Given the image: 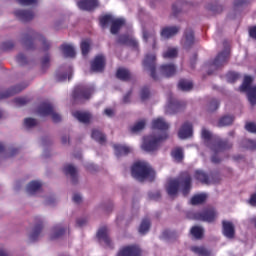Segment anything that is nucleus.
Masks as SVG:
<instances>
[{
	"label": "nucleus",
	"mask_w": 256,
	"mask_h": 256,
	"mask_svg": "<svg viewBox=\"0 0 256 256\" xmlns=\"http://www.w3.org/2000/svg\"><path fill=\"white\" fill-rule=\"evenodd\" d=\"M202 138L204 139V143L206 147L211 149L215 155L212 156V163L218 164L221 163V158L217 157V153H223V151H227V149H231L233 144L229 142V140H222L217 136H213L209 130L202 128Z\"/></svg>",
	"instance_id": "f03ea898"
},
{
	"label": "nucleus",
	"mask_w": 256,
	"mask_h": 256,
	"mask_svg": "<svg viewBox=\"0 0 256 256\" xmlns=\"http://www.w3.org/2000/svg\"><path fill=\"white\" fill-rule=\"evenodd\" d=\"M41 231H43V221L39 218H35L34 229H33V241H37V239H39V235H41Z\"/></svg>",
	"instance_id": "c756f323"
},
{
	"label": "nucleus",
	"mask_w": 256,
	"mask_h": 256,
	"mask_svg": "<svg viewBox=\"0 0 256 256\" xmlns=\"http://www.w3.org/2000/svg\"><path fill=\"white\" fill-rule=\"evenodd\" d=\"M220 102L217 99H212L208 105V111L213 113V111H217L219 109Z\"/></svg>",
	"instance_id": "864d4df0"
},
{
	"label": "nucleus",
	"mask_w": 256,
	"mask_h": 256,
	"mask_svg": "<svg viewBox=\"0 0 256 256\" xmlns=\"http://www.w3.org/2000/svg\"><path fill=\"white\" fill-rule=\"evenodd\" d=\"M191 251L199 256H211V251L203 246H192Z\"/></svg>",
	"instance_id": "58836bf2"
},
{
	"label": "nucleus",
	"mask_w": 256,
	"mask_h": 256,
	"mask_svg": "<svg viewBox=\"0 0 256 256\" xmlns=\"http://www.w3.org/2000/svg\"><path fill=\"white\" fill-rule=\"evenodd\" d=\"M245 129L246 131H248L249 133H256V124L253 122H248L245 125Z\"/></svg>",
	"instance_id": "052dcab7"
},
{
	"label": "nucleus",
	"mask_w": 256,
	"mask_h": 256,
	"mask_svg": "<svg viewBox=\"0 0 256 256\" xmlns=\"http://www.w3.org/2000/svg\"><path fill=\"white\" fill-rule=\"evenodd\" d=\"M125 25V19L123 18H118V19H113L110 27V33L112 35H117L119 31H121V27Z\"/></svg>",
	"instance_id": "cd10ccee"
},
{
	"label": "nucleus",
	"mask_w": 256,
	"mask_h": 256,
	"mask_svg": "<svg viewBox=\"0 0 256 256\" xmlns=\"http://www.w3.org/2000/svg\"><path fill=\"white\" fill-rule=\"evenodd\" d=\"M222 234L226 239H235V224L229 220H223Z\"/></svg>",
	"instance_id": "f3484780"
},
{
	"label": "nucleus",
	"mask_w": 256,
	"mask_h": 256,
	"mask_svg": "<svg viewBox=\"0 0 256 256\" xmlns=\"http://www.w3.org/2000/svg\"><path fill=\"white\" fill-rule=\"evenodd\" d=\"M178 137L180 139H189V137H193V124L185 122L178 132Z\"/></svg>",
	"instance_id": "4be33fe9"
},
{
	"label": "nucleus",
	"mask_w": 256,
	"mask_h": 256,
	"mask_svg": "<svg viewBox=\"0 0 256 256\" xmlns=\"http://www.w3.org/2000/svg\"><path fill=\"white\" fill-rule=\"evenodd\" d=\"M183 107H185V103L175 99V97H173V94H169L168 103L166 105L167 113H169V111H172V113H177V111L183 109Z\"/></svg>",
	"instance_id": "9b49d317"
},
{
	"label": "nucleus",
	"mask_w": 256,
	"mask_h": 256,
	"mask_svg": "<svg viewBox=\"0 0 256 256\" xmlns=\"http://www.w3.org/2000/svg\"><path fill=\"white\" fill-rule=\"evenodd\" d=\"M16 61L20 65H25V63H27V57H25L23 54H18V56L16 57Z\"/></svg>",
	"instance_id": "e2e57ef3"
},
{
	"label": "nucleus",
	"mask_w": 256,
	"mask_h": 256,
	"mask_svg": "<svg viewBox=\"0 0 256 256\" xmlns=\"http://www.w3.org/2000/svg\"><path fill=\"white\" fill-rule=\"evenodd\" d=\"M24 127L25 129H31L33 127V118H25Z\"/></svg>",
	"instance_id": "0e129e2a"
},
{
	"label": "nucleus",
	"mask_w": 256,
	"mask_h": 256,
	"mask_svg": "<svg viewBox=\"0 0 256 256\" xmlns=\"http://www.w3.org/2000/svg\"><path fill=\"white\" fill-rule=\"evenodd\" d=\"M157 56L155 54H148L145 56V59L143 61V67L146 69V71H150V76L154 81H157V72H156V63Z\"/></svg>",
	"instance_id": "1a4fd4ad"
},
{
	"label": "nucleus",
	"mask_w": 256,
	"mask_h": 256,
	"mask_svg": "<svg viewBox=\"0 0 256 256\" xmlns=\"http://www.w3.org/2000/svg\"><path fill=\"white\" fill-rule=\"evenodd\" d=\"M97 239L103 241L107 247H111V238L109 237V230L107 227H102L97 232Z\"/></svg>",
	"instance_id": "a878e982"
},
{
	"label": "nucleus",
	"mask_w": 256,
	"mask_h": 256,
	"mask_svg": "<svg viewBox=\"0 0 256 256\" xmlns=\"http://www.w3.org/2000/svg\"><path fill=\"white\" fill-rule=\"evenodd\" d=\"M114 151L116 157H122V155H129V153H131V148L126 145L115 144Z\"/></svg>",
	"instance_id": "7c9ffc66"
},
{
	"label": "nucleus",
	"mask_w": 256,
	"mask_h": 256,
	"mask_svg": "<svg viewBox=\"0 0 256 256\" xmlns=\"http://www.w3.org/2000/svg\"><path fill=\"white\" fill-rule=\"evenodd\" d=\"M194 177L196 181H200V183H203L204 185H209V183H219V179L215 180L213 174L209 176L207 173L203 172V170H196Z\"/></svg>",
	"instance_id": "dca6fc26"
},
{
	"label": "nucleus",
	"mask_w": 256,
	"mask_h": 256,
	"mask_svg": "<svg viewBox=\"0 0 256 256\" xmlns=\"http://www.w3.org/2000/svg\"><path fill=\"white\" fill-rule=\"evenodd\" d=\"M249 35L251 39L256 40V25L249 28Z\"/></svg>",
	"instance_id": "338daca9"
},
{
	"label": "nucleus",
	"mask_w": 256,
	"mask_h": 256,
	"mask_svg": "<svg viewBox=\"0 0 256 256\" xmlns=\"http://www.w3.org/2000/svg\"><path fill=\"white\" fill-rule=\"evenodd\" d=\"M92 139L97 141L100 145H103L107 141V136L103 134V132L99 131L98 129H93L91 134Z\"/></svg>",
	"instance_id": "f704fd0d"
},
{
	"label": "nucleus",
	"mask_w": 256,
	"mask_h": 256,
	"mask_svg": "<svg viewBox=\"0 0 256 256\" xmlns=\"http://www.w3.org/2000/svg\"><path fill=\"white\" fill-rule=\"evenodd\" d=\"M118 43L120 45H128V47H133L134 49H137V47H139V42L127 35H120L118 38Z\"/></svg>",
	"instance_id": "bb28decb"
},
{
	"label": "nucleus",
	"mask_w": 256,
	"mask_h": 256,
	"mask_svg": "<svg viewBox=\"0 0 256 256\" xmlns=\"http://www.w3.org/2000/svg\"><path fill=\"white\" fill-rule=\"evenodd\" d=\"M33 43H34V49H36L38 46L42 47L43 51H49L51 48V43L43 37V35L34 32L33 35Z\"/></svg>",
	"instance_id": "a211bd4d"
},
{
	"label": "nucleus",
	"mask_w": 256,
	"mask_h": 256,
	"mask_svg": "<svg viewBox=\"0 0 256 256\" xmlns=\"http://www.w3.org/2000/svg\"><path fill=\"white\" fill-rule=\"evenodd\" d=\"M64 174L71 177L73 185H77V168L71 164H66L63 168Z\"/></svg>",
	"instance_id": "393cba45"
},
{
	"label": "nucleus",
	"mask_w": 256,
	"mask_h": 256,
	"mask_svg": "<svg viewBox=\"0 0 256 256\" xmlns=\"http://www.w3.org/2000/svg\"><path fill=\"white\" fill-rule=\"evenodd\" d=\"M231 55V51L229 49H225L222 52L218 53L215 59L212 61L211 66L215 69H219V67H223L227 61H229V57Z\"/></svg>",
	"instance_id": "9d476101"
},
{
	"label": "nucleus",
	"mask_w": 256,
	"mask_h": 256,
	"mask_svg": "<svg viewBox=\"0 0 256 256\" xmlns=\"http://www.w3.org/2000/svg\"><path fill=\"white\" fill-rule=\"evenodd\" d=\"M65 235V228L61 224H57L53 227V235L50 239H59V237H63Z\"/></svg>",
	"instance_id": "a19ab883"
},
{
	"label": "nucleus",
	"mask_w": 256,
	"mask_h": 256,
	"mask_svg": "<svg viewBox=\"0 0 256 256\" xmlns=\"http://www.w3.org/2000/svg\"><path fill=\"white\" fill-rule=\"evenodd\" d=\"M160 73L164 77H173L177 73V66L175 64H164L160 66Z\"/></svg>",
	"instance_id": "b1692460"
},
{
	"label": "nucleus",
	"mask_w": 256,
	"mask_h": 256,
	"mask_svg": "<svg viewBox=\"0 0 256 256\" xmlns=\"http://www.w3.org/2000/svg\"><path fill=\"white\" fill-rule=\"evenodd\" d=\"M179 31H181V27L167 26L162 28L160 35L163 39H171V37H175Z\"/></svg>",
	"instance_id": "5701e85b"
},
{
	"label": "nucleus",
	"mask_w": 256,
	"mask_h": 256,
	"mask_svg": "<svg viewBox=\"0 0 256 256\" xmlns=\"http://www.w3.org/2000/svg\"><path fill=\"white\" fill-rule=\"evenodd\" d=\"M171 157L177 161V163H181L184 159V154H183V148L181 147H176L172 149L171 151Z\"/></svg>",
	"instance_id": "4c0bfd02"
},
{
	"label": "nucleus",
	"mask_w": 256,
	"mask_h": 256,
	"mask_svg": "<svg viewBox=\"0 0 256 256\" xmlns=\"http://www.w3.org/2000/svg\"><path fill=\"white\" fill-rule=\"evenodd\" d=\"M79 9L81 11H94V9H97L99 7V1L97 0H80L77 3Z\"/></svg>",
	"instance_id": "412c9836"
},
{
	"label": "nucleus",
	"mask_w": 256,
	"mask_h": 256,
	"mask_svg": "<svg viewBox=\"0 0 256 256\" xmlns=\"http://www.w3.org/2000/svg\"><path fill=\"white\" fill-rule=\"evenodd\" d=\"M93 93V88L78 85L74 88L72 92V102L75 104L83 103V101H87L91 99V95Z\"/></svg>",
	"instance_id": "423d86ee"
},
{
	"label": "nucleus",
	"mask_w": 256,
	"mask_h": 256,
	"mask_svg": "<svg viewBox=\"0 0 256 256\" xmlns=\"http://www.w3.org/2000/svg\"><path fill=\"white\" fill-rule=\"evenodd\" d=\"M206 200H207V195L206 194L194 195L191 198V205H202V203Z\"/></svg>",
	"instance_id": "49530a36"
},
{
	"label": "nucleus",
	"mask_w": 256,
	"mask_h": 256,
	"mask_svg": "<svg viewBox=\"0 0 256 256\" xmlns=\"http://www.w3.org/2000/svg\"><path fill=\"white\" fill-rule=\"evenodd\" d=\"M60 49L64 57H70L71 59H73V57H75L76 55L75 48L72 45L63 44L60 46Z\"/></svg>",
	"instance_id": "c9c22d12"
},
{
	"label": "nucleus",
	"mask_w": 256,
	"mask_h": 256,
	"mask_svg": "<svg viewBox=\"0 0 256 256\" xmlns=\"http://www.w3.org/2000/svg\"><path fill=\"white\" fill-rule=\"evenodd\" d=\"M151 229V220L149 218H144L139 227V233L141 235H145Z\"/></svg>",
	"instance_id": "ea45409f"
},
{
	"label": "nucleus",
	"mask_w": 256,
	"mask_h": 256,
	"mask_svg": "<svg viewBox=\"0 0 256 256\" xmlns=\"http://www.w3.org/2000/svg\"><path fill=\"white\" fill-rule=\"evenodd\" d=\"M192 181L193 179L188 173L183 174V176L178 179L170 180L166 186L167 195H169L171 199H175V197L179 195V189H181L182 195L187 197L193 187Z\"/></svg>",
	"instance_id": "7ed1b4c3"
},
{
	"label": "nucleus",
	"mask_w": 256,
	"mask_h": 256,
	"mask_svg": "<svg viewBox=\"0 0 256 256\" xmlns=\"http://www.w3.org/2000/svg\"><path fill=\"white\" fill-rule=\"evenodd\" d=\"M41 117H51L54 123H60L61 115L55 112V107L49 101L42 102L38 107Z\"/></svg>",
	"instance_id": "0eeeda50"
},
{
	"label": "nucleus",
	"mask_w": 256,
	"mask_h": 256,
	"mask_svg": "<svg viewBox=\"0 0 256 256\" xmlns=\"http://www.w3.org/2000/svg\"><path fill=\"white\" fill-rule=\"evenodd\" d=\"M49 67H51V55L46 53L40 58V69L42 73H45Z\"/></svg>",
	"instance_id": "72a5a7b5"
},
{
	"label": "nucleus",
	"mask_w": 256,
	"mask_h": 256,
	"mask_svg": "<svg viewBox=\"0 0 256 256\" xmlns=\"http://www.w3.org/2000/svg\"><path fill=\"white\" fill-rule=\"evenodd\" d=\"M131 175L137 181H145V179H155V171L147 162L137 161L131 167Z\"/></svg>",
	"instance_id": "20e7f679"
},
{
	"label": "nucleus",
	"mask_w": 256,
	"mask_h": 256,
	"mask_svg": "<svg viewBox=\"0 0 256 256\" xmlns=\"http://www.w3.org/2000/svg\"><path fill=\"white\" fill-rule=\"evenodd\" d=\"M152 129H158V131H162V133L158 136L150 135L144 138L142 149L148 153L157 151V149H159L160 143H163V141L169 139V134L167 133L169 130V124H167L163 118L154 119L152 121Z\"/></svg>",
	"instance_id": "f257e3e1"
},
{
	"label": "nucleus",
	"mask_w": 256,
	"mask_h": 256,
	"mask_svg": "<svg viewBox=\"0 0 256 256\" xmlns=\"http://www.w3.org/2000/svg\"><path fill=\"white\" fill-rule=\"evenodd\" d=\"M181 45L184 49H191L195 45V33L191 29H186L181 39Z\"/></svg>",
	"instance_id": "f8f14e48"
},
{
	"label": "nucleus",
	"mask_w": 256,
	"mask_h": 256,
	"mask_svg": "<svg viewBox=\"0 0 256 256\" xmlns=\"http://www.w3.org/2000/svg\"><path fill=\"white\" fill-rule=\"evenodd\" d=\"M178 51L176 48H170L166 52L163 53L164 59H175L178 55Z\"/></svg>",
	"instance_id": "de8ad7c7"
},
{
	"label": "nucleus",
	"mask_w": 256,
	"mask_h": 256,
	"mask_svg": "<svg viewBox=\"0 0 256 256\" xmlns=\"http://www.w3.org/2000/svg\"><path fill=\"white\" fill-rule=\"evenodd\" d=\"M235 121V117L231 115L222 116L218 121V127H229V125H233Z\"/></svg>",
	"instance_id": "e433bc0d"
},
{
	"label": "nucleus",
	"mask_w": 256,
	"mask_h": 256,
	"mask_svg": "<svg viewBox=\"0 0 256 256\" xmlns=\"http://www.w3.org/2000/svg\"><path fill=\"white\" fill-rule=\"evenodd\" d=\"M190 233L195 239H203L204 230L201 226H193Z\"/></svg>",
	"instance_id": "c03bdc74"
},
{
	"label": "nucleus",
	"mask_w": 256,
	"mask_h": 256,
	"mask_svg": "<svg viewBox=\"0 0 256 256\" xmlns=\"http://www.w3.org/2000/svg\"><path fill=\"white\" fill-rule=\"evenodd\" d=\"M227 81L228 83H235V81H237V79H239V74L235 73V72H229L227 75Z\"/></svg>",
	"instance_id": "13d9d810"
},
{
	"label": "nucleus",
	"mask_w": 256,
	"mask_h": 256,
	"mask_svg": "<svg viewBox=\"0 0 256 256\" xmlns=\"http://www.w3.org/2000/svg\"><path fill=\"white\" fill-rule=\"evenodd\" d=\"M143 39L145 43H149V41H152V48L155 49L157 45V37L155 36V31H147L143 30Z\"/></svg>",
	"instance_id": "2f4dec72"
},
{
	"label": "nucleus",
	"mask_w": 256,
	"mask_h": 256,
	"mask_svg": "<svg viewBox=\"0 0 256 256\" xmlns=\"http://www.w3.org/2000/svg\"><path fill=\"white\" fill-rule=\"evenodd\" d=\"M207 9L209 11H212V13H221V12H223V6H214V5L209 4L207 6Z\"/></svg>",
	"instance_id": "bf43d9fd"
},
{
	"label": "nucleus",
	"mask_w": 256,
	"mask_h": 256,
	"mask_svg": "<svg viewBox=\"0 0 256 256\" xmlns=\"http://www.w3.org/2000/svg\"><path fill=\"white\" fill-rule=\"evenodd\" d=\"M101 27H107L110 23H113V16L111 15H104L99 18Z\"/></svg>",
	"instance_id": "8fccbe9b"
},
{
	"label": "nucleus",
	"mask_w": 256,
	"mask_h": 256,
	"mask_svg": "<svg viewBox=\"0 0 256 256\" xmlns=\"http://www.w3.org/2000/svg\"><path fill=\"white\" fill-rule=\"evenodd\" d=\"M145 129V120L137 122L133 127L130 128L131 133H139Z\"/></svg>",
	"instance_id": "09e8293b"
},
{
	"label": "nucleus",
	"mask_w": 256,
	"mask_h": 256,
	"mask_svg": "<svg viewBox=\"0 0 256 256\" xmlns=\"http://www.w3.org/2000/svg\"><path fill=\"white\" fill-rule=\"evenodd\" d=\"M63 71H65V68L60 67L59 70L56 72L55 79L58 83L67 81V78L69 81H71V75H73V68L71 66H68L66 68V72L63 73Z\"/></svg>",
	"instance_id": "aec40b11"
},
{
	"label": "nucleus",
	"mask_w": 256,
	"mask_h": 256,
	"mask_svg": "<svg viewBox=\"0 0 256 256\" xmlns=\"http://www.w3.org/2000/svg\"><path fill=\"white\" fill-rule=\"evenodd\" d=\"M117 79L120 81H130L131 79V71L127 68H118L116 72Z\"/></svg>",
	"instance_id": "473e14b6"
},
{
	"label": "nucleus",
	"mask_w": 256,
	"mask_h": 256,
	"mask_svg": "<svg viewBox=\"0 0 256 256\" xmlns=\"http://www.w3.org/2000/svg\"><path fill=\"white\" fill-rule=\"evenodd\" d=\"M253 78L251 76L244 77L242 85L239 87L241 93H247L248 101L252 107L256 105V85L251 86Z\"/></svg>",
	"instance_id": "39448f33"
},
{
	"label": "nucleus",
	"mask_w": 256,
	"mask_h": 256,
	"mask_svg": "<svg viewBox=\"0 0 256 256\" xmlns=\"http://www.w3.org/2000/svg\"><path fill=\"white\" fill-rule=\"evenodd\" d=\"M117 256H141V248L137 245H128L122 247Z\"/></svg>",
	"instance_id": "ddd939ff"
},
{
	"label": "nucleus",
	"mask_w": 256,
	"mask_h": 256,
	"mask_svg": "<svg viewBox=\"0 0 256 256\" xmlns=\"http://www.w3.org/2000/svg\"><path fill=\"white\" fill-rule=\"evenodd\" d=\"M151 97V91H149V87L144 86L140 91L141 101H147Z\"/></svg>",
	"instance_id": "3c124183"
},
{
	"label": "nucleus",
	"mask_w": 256,
	"mask_h": 256,
	"mask_svg": "<svg viewBox=\"0 0 256 256\" xmlns=\"http://www.w3.org/2000/svg\"><path fill=\"white\" fill-rule=\"evenodd\" d=\"M80 49L83 57H87V55H89V51H91V41L89 39L83 40L80 44Z\"/></svg>",
	"instance_id": "79ce46f5"
},
{
	"label": "nucleus",
	"mask_w": 256,
	"mask_h": 256,
	"mask_svg": "<svg viewBox=\"0 0 256 256\" xmlns=\"http://www.w3.org/2000/svg\"><path fill=\"white\" fill-rule=\"evenodd\" d=\"M22 41L26 47H33V32L29 31L27 33H24Z\"/></svg>",
	"instance_id": "a18cd8bd"
},
{
	"label": "nucleus",
	"mask_w": 256,
	"mask_h": 256,
	"mask_svg": "<svg viewBox=\"0 0 256 256\" xmlns=\"http://www.w3.org/2000/svg\"><path fill=\"white\" fill-rule=\"evenodd\" d=\"M13 15L22 23H29L33 19V11L17 9L13 12Z\"/></svg>",
	"instance_id": "6ab92c4d"
},
{
	"label": "nucleus",
	"mask_w": 256,
	"mask_h": 256,
	"mask_svg": "<svg viewBox=\"0 0 256 256\" xmlns=\"http://www.w3.org/2000/svg\"><path fill=\"white\" fill-rule=\"evenodd\" d=\"M73 117L77 119L80 123H90L91 121V113L89 112H81V111H76L73 112Z\"/></svg>",
	"instance_id": "c85d7f7f"
},
{
	"label": "nucleus",
	"mask_w": 256,
	"mask_h": 256,
	"mask_svg": "<svg viewBox=\"0 0 256 256\" xmlns=\"http://www.w3.org/2000/svg\"><path fill=\"white\" fill-rule=\"evenodd\" d=\"M180 8L177 6V4H173L172 5V14L174 17H177V15L179 14L180 12Z\"/></svg>",
	"instance_id": "774afa93"
},
{
	"label": "nucleus",
	"mask_w": 256,
	"mask_h": 256,
	"mask_svg": "<svg viewBox=\"0 0 256 256\" xmlns=\"http://www.w3.org/2000/svg\"><path fill=\"white\" fill-rule=\"evenodd\" d=\"M41 191H43V184L39 181H33V197H37Z\"/></svg>",
	"instance_id": "603ef678"
},
{
	"label": "nucleus",
	"mask_w": 256,
	"mask_h": 256,
	"mask_svg": "<svg viewBox=\"0 0 256 256\" xmlns=\"http://www.w3.org/2000/svg\"><path fill=\"white\" fill-rule=\"evenodd\" d=\"M133 94V90H129L125 96L123 97V103H131V95Z\"/></svg>",
	"instance_id": "69168bd1"
},
{
	"label": "nucleus",
	"mask_w": 256,
	"mask_h": 256,
	"mask_svg": "<svg viewBox=\"0 0 256 256\" xmlns=\"http://www.w3.org/2000/svg\"><path fill=\"white\" fill-rule=\"evenodd\" d=\"M180 91H191L193 89V82L182 79L178 83Z\"/></svg>",
	"instance_id": "37998d69"
},
{
	"label": "nucleus",
	"mask_w": 256,
	"mask_h": 256,
	"mask_svg": "<svg viewBox=\"0 0 256 256\" xmlns=\"http://www.w3.org/2000/svg\"><path fill=\"white\" fill-rule=\"evenodd\" d=\"M192 219L195 221H203L204 223H215L217 220V210H215V208H205L201 212H194Z\"/></svg>",
	"instance_id": "6e6552de"
},
{
	"label": "nucleus",
	"mask_w": 256,
	"mask_h": 256,
	"mask_svg": "<svg viewBox=\"0 0 256 256\" xmlns=\"http://www.w3.org/2000/svg\"><path fill=\"white\" fill-rule=\"evenodd\" d=\"M14 103L17 107H23L27 105V103H29V98L27 97L16 98L14 99Z\"/></svg>",
	"instance_id": "5fc2aeb1"
},
{
	"label": "nucleus",
	"mask_w": 256,
	"mask_h": 256,
	"mask_svg": "<svg viewBox=\"0 0 256 256\" xmlns=\"http://www.w3.org/2000/svg\"><path fill=\"white\" fill-rule=\"evenodd\" d=\"M246 149H250L251 151H255L256 149V140H246Z\"/></svg>",
	"instance_id": "680f3d73"
},
{
	"label": "nucleus",
	"mask_w": 256,
	"mask_h": 256,
	"mask_svg": "<svg viewBox=\"0 0 256 256\" xmlns=\"http://www.w3.org/2000/svg\"><path fill=\"white\" fill-rule=\"evenodd\" d=\"M91 71L94 73H103L105 71V56L99 54L91 62Z\"/></svg>",
	"instance_id": "2eb2a0df"
},
{
	"label": "nucleus",
	"mask_w": 256,
	"mask_h": 256,
	"mask_svg": "<svg viewBox=\"0 0 256 256\" xmlns=\"http://www.w3.org/2000/svg\"><path fill=\"white\" fill-rule=\"evenodd\" d=\"M14 47H15V44L13 43V41H6V42H3L1 45L2 51H11V49H13Z\"/></svg>",
	"instance_id": "4d7b16f0"
},
{
	"label": "nucleus",
	"mask_w": 256,
	"mask_h": 256,
	"mask_svg": "<svg viewBox=\"0 0 256 256\" xmlns=\"http://www.w3.org/2000/svg\"><path fill=\"white\" fill-rule=\"evenodd\" d=\"M148 197L149 199H151L152 201H159V199H161V191L156 190L154 192H149L148 193Z\"/></svg>",
	"instance_id": "6e6d98bb"
},
{
	"label": "nucleus",
	"mask_w": 256,
	"mask_h": 256,
	"mask_svg": "<svg viewBox=\"0 0 256 256\" xmlns=\"http://www.w3.org/2000/svg\"><path fill=\"white\" fill-rule=\"evenodd\" d=\"M28 86V83H22L6 90L5 92H0V100L13 97V95H17V93H21V91H23V89H27Z\"/></svg>",
	"instance_id": "4468645a"
}]
</instances>
